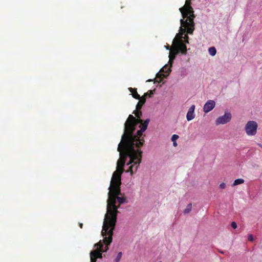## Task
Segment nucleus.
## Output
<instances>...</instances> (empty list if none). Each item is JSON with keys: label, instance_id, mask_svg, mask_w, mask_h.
<instances>
[{"label": "nucleus", "instance_id": "23", "mask_svg": "<svg viewBox=\"0 0 262 262\" xmlns=\"http://www.w3.org/2000/svg\"><path fill=\"white\" fill-rule=\"evenodd\" d=\"M226 187V184L224 183H222L220 184V187L221 189H224Z\"/></svg>", "mask_w": 262, "mask_h": 262}, {"label": "nucleus", "instance_id": "18", "mask_svg": "<svg viewBox=\"0 0 262 262\" xmlns=\"http://www.w3.org/2000/svg\"><path fill=\"white\" fill-rule=\"evenodd\" d=\"M155 92L154 90H149L147 92L145 93L143 96H144V98H146V97L148 96L149 97H151L152 95L154 94V93Z\"/></svg>", "mask_w": 262, "mask_h": 262}, {"label": "nucleus", "instance_id": "2", "mask_svg": "<svg viewBox=\"0 0 262 262\" xmlns=\"http://www.w3.org/2000/svg\"><path fill=\"white\" fill-rule=\"evenodd\" d=\"M128 135L126 134L122 136L121 142L118 144L117 150L120 152V159L117 161V170L113 173L114 174L116 171L123 172V166L125 165L126 159L129 157L130 160L127 165L132 164L127 172H130V175H133L134 172L137 170L138 167L141 162L142 151L141 150L133 148L130 140Z\"/></svg>", "mask_w": 262, "mask_h": 262}, {"label": "nucleus", "instance_id": "28", "mask_svg": "<svg viewBox=\"0 0 262 262\" xmlns=\"http://www.w3.org/2000/svg\"><path fill=\"white\" fill-rule=\"evenodd\" d=\"M151 81V80H147V81Z\"/></svg>", "mask_w": 262, "mask_h": 262}, {"label": "nucleus", "instance_id": "22", "mask_svg": "<svg viewBox=\"0 0 262 262\" xmlns=\"http://www.w3.org/2000/svg\"><path fill=\"white\" fill-rule=\"evenodd\" d=\"M231 227L234 228V229H235L237 227V225H236V223L235 222H232L231 223Z\"/></svg>", "mask_w": 262, "mask_h": 262}, {"label": "nucleus", "instance_id": "14", "mask_svg": "<svg viewBox=\"0 0 262 262\" xmlns=\"http://www.w3.org/2000/svg\"><path fill=\"white\" fill-rule=\"evenodd\" d=\"M244 183V180L243 179H236L233 184H232V186H236V185H239V184H243Z\"/></svg>", "mask_w": 262, "mask_h": 262}, {"label": "nucleus", "instance_id": "25", "mask_svg": "<svg viewBox=\"0 0 262 262\" xmlns=\"http://www.w3.org/2000/svg\"><path fill=\"white\" fill-rule=\"evenodd\" d=\"M79 226L80 228L82 229L83 228V224L82 223H79Z\"/></svg>", "mask_w": 262, "mask_h": 262}, {"label": "nucleus", "instance_id": "8", "mask_svg": "<svg viewBox=\"0 0 262 262\" xmlns=\"http://www.w3.org/2000/svg\"><path fill=\"white\" fill-rule=\"evenodd\" d=\"M232 118V115L230 113H225L223 116H220L215 120V124L216 125L220 124H225L229 122Z\"/></svg>", "mask_w": 262, "mask_h": 262}, {"label": "nucleus", "instance_id": "4", "mask_svg": "<svg viewBox=\"0 0 262 262\" xmlns=\"http://www.w3.org/2000/svg\"><path fill=\"white\" fill-rule=\"evenodd\" d=\"M191 4V0H186L184 6L179 9L183 19L180 20L181 27L178 33H193L194 30L195 15Z\"/></svg>", "mask_w": 262, "mask_h": 262}, {"label": "nucleus", "instance_id": "1", "mask_svg": "<svg viewBox=\"0 0 262 262\" xmlns=\"http://www.w3.org/2000/svg\"><path fill=\"white\" fill-rule=\"evenodd\" d=\"M122 170L116 171L112 177L111 184L108 188V198L107 201V213L105 215L101 234L103 236H106L107 242L111 244L113 239L114 230L115 228L117 214L119 212L118 209L119 206L116 205V200L119 204H123L126 201L125 197H120L122 195L120 189L121 176Z\"/></svg>", "mask_w": 262, "mask_h": 262}, {"label": "nucleus", "instance_id": "7", "mask_svg": "<svg viewBox=\"0 0 262 262\" xmlns=\"http://www.w3.org/2000/svg\"><path fill=\"white\" fill-rule=\"evenodd\" d=\"M257 123L254 121H248L245 125L246 134L249 136H254L256 134Z\"/></svg>", "mask_w": 262, "mask_h": 262}, {"label": "nucleus", "instance_id": "24", "mask_svg": "<svg viewBox=\"0 0 262 262\" xmlns=\"http://www.w3.org/2000/svg\"><path fill=\"white\" fill-rule=\"evenodd\" d=\"M253 236L252 235H249V236H248V240L250 241H251L252 242L253 241Z\"/></svg>", "mask_w": 262, "mask_h": 262}, {"label": "nucleus", "instance_id": "11", "mask_svg": "<svg viewBox=\"0 0 262 262\" xmlns=\"http://www.w3.org/2000/svg\"><path fill=\"white\" fill-rule=\"evenodd\" d=\"M195 107V106L194 105H192L188 110V111L186 115V118L188 121H191L195 117V115L194 114Z\"/></svg>", "mask_w": 262, "mask_h": 262}, {"label": "nucleus", "instance_id": "15", "mask_svg": "<svg viewBox=\"0 0 262 262\" xmlns=\"http://www.w3.org/2000/svg\"><path fill=\"white\" fill-rule=\"evenodd\" d=\"M209 54L211 56H214L216 54V50L215 47H210L208 49Z\"/></svg>", "mask_w": 262, "mask_h": 262}, {"label": "nucleus", "instance_id": "27", "mask_svg": "<svg viewBox=\"0 0 262 262\" xmlns=\"http://www.w3.org/2000/svg\"><path fill=\"white\" fill-rule=\"evenodd\" d=\"M220 252H221V253H223V254L224 253L223 252H222V251H220Z\"/></svg>", "mask_w": 262, "mask_h": 262}, {"label": "nucleus", "instance_id": "20", "mask_svg": "<svg viewBox=\"0 0 262 262\" xmlns=\"http://www.w3.org/2000/svg\"><path fill=\"white\" fill-rule=\"evenodd\" d=\"M122 253L121 252H120L118 253V255L116 257V258L115 259V262H119L120 260L121 259V258L122 257Z\"/></svg>", "mask_w": 262, "mask_h": 262}, {"label": "nucleus", "instance_id": "12", "mask_svg": "<svg viewBox=\"0 0 262 262\" xmlns=\"http://www.w3.org/2000/svg\"><path fill=\"white\" fill-rule=\"evenodd\" d=\"M139 101L138 102L136 105L137 110H141L143 104L145 103L146 98H144V96L140 97V98L139 99Z\"/></svg>", "mask_w": 262, "mask_h": 262}, {"label": "nucleus", "instance_id": "5", "mask_svg": "<svg viewBox=\"0 0 262 262\" xmlns=\"http://www.w3.org/2000/svg\"><path fill=\"white\" fill-rule=\"evenodd\" d=\"M103 237L102 241H100L94 245L96 249L90 252V262H96L97 258H102V253L107 251L108 249V246L111 244L107 243L106 236H103Z\"/></svg>", "mask_w": 262, "mask_h": 262}, {"label": "nucleus", "instance_id": "19", "mask_svg": "<svg viewBox=\"0 0 262 262\" xmlns=\"http://www.w3.org/2000/svg\"><path fill=\"white\" fill-rule=\"evenodd\" d=\"M191 208H192V205L191 203H190L187 205L186 209L184 210V213H189L191 211Z\"/></svg>", "mask_w": 262, "mask_h": 262}, {"label": "nucleus", "instance_id": "3", "mask_svg": "<svg viewBox=\"0 0 262 262\" xmlns=\"http://www.w3.org/2000/svg\"><path fill=\"white\" fill-rule=\"evenodd\" d=\"M149 122V119H146L143 123L142 119H136L132 115H129L124 124L122 136L125 134L128 135L133 149H135V147L140 148L143 145L144 140L143 137L142 139L141 137L147 129Z\"/></svg>", "mask_w": 262, "mask_h": 262}, {"label": "nucleus", "instance_id": "10", "mask_svg": "<svg viewBox=\"0 0 262 262\" xmlns=\"http://www.w3.org/2000/svg\"><path fill=\"white\" fill-rule=\"evenodd\" d=\"M178 54V50L176 49L174 47H173L170 50L169 55V63L171 66L172 63L173 62V60L176 57V55Z\"/></svg>", "mask_w": 262, "mask_h": 262}, {"label": "nucleus", "instance_id": "9", "mask_svg": "<svg viewBox=\"0 0 262 262\" xmlns=\"http://www.w3.org/2000/svg\"><path fill=\"white\" fill-rule=\"evenodd\" d=\"M215 103L213 100H208L204 104L203 111L205 113H207L212 110L215 107Z\"/></svg>", "mask_w": 262, "mask_h": 262}, {"label": "nucleus", "instance_id": "26", "mask_svg": "<svg viewBox=\"0 0 262 262\" xmlns=\"http://www.w3.org/2000/svg\"><path fill=\"white\" fill-rule=\"evenodd\" d=\"M173 144L174 146H177V143L175 141L173 142Z\"/></svg>", "mask_w": 262, "mask_h": 262}, {"label": "nucleus", "instance_id": "21", "mask_svg": "<svg viewBox=\"0 0 262 262\" xmlns=\"http://www.w3.org/2000/svg\"><path fill=\"white\" fill-rule=\"evenodd\" d=\"M179 138V136L177 135H173L171 137V140L174 142Z\"/></svg>", "mask_w": 262, "mask_h": 262}, {"label": "nucleus", "instance_id": "17", "mask_svg": "<svg viewBox=\"0 0 262 262\" xmlns=\"http://www.w3.org/2000/svg\"><path fill=\"white\" fill-rule=\"evenodd\" d=\"M162 70L163 72H165L166 74H169L171 72V69L168 66L165 65L162 69Z\"/></svg>", "mask_w": 262, "mask_h": 262}, {"label": "nucleus", "instance_id": "16", "mask_svg": "<svg viewBox=\"0 0 262 262\" xmlns=\"http://www.w3.org/2000/svg\"><path fill=\"white\" fill-rule=\"evenodd\" d=\"M133 113L135 115V116L137 117V119H141L140 117L142 116V112L140 111V110H135Z\"/></svg>", "mask_w": 262, "mask_h": 262}, {"label": "nucleus", "instance_id": "6", "mask_svg": "<svg viewBox=\"0 0 262 262\" xmlns=\"http://www.w3.org/2000/svg\"><path fill=\"white\" fill-rule=\"evenodd\" d=\"M184 42L189 43L188 34H176L173 40L172 46L178 50V53L181 52L184 54H186V46Z\"/></svg>", "mask_w": 262, "mask_h": 262}, {"label": "nucleus", "instance_id": "13", "mask_svg": "<svg viewBox=\"0 0 262 262\" xmlns=\"http://www.w3.org/2000/svg\"><path fill=\"white\" fill-rule=\"evenodd\" d=\"M128 90L132 93V96L136 99H139L140 98V96L138 94L137 89L129 88Z\"/></svg>", "mask_w": 262, "mask_h": 262}]
</instances>
